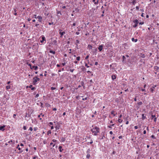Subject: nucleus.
I'll use <instances>...</instances> for the list:
<instances>
[{"label":"nucleus","instance_id":"20e7f679","mask_svg":"<svg viewBox=\"0 0 159 159\" xmlns=\"http://www.w3.org/2000/svg\"><path fill=\"white\" fill-rule=\"evenodd\" d=\"M133 22L134 23H135V24L133 26L134 28H136L138 25V24L139 22V21L137 19H135L134 20Z\"/></svg>","mask_w":159,"mask_h":159},{"label":"nucleus","instance_id":"4c0bfd02","mask_svg":"<svg viewBox=\"0 0 159 159\" xmlns=\"http://www.w3.org/2000/svg\"><path fill=\"white\" fill-rule=\"evenodd\" d=\"M93 143V140L91 139V141L90 142L87 143L88 144V143H90V144H92Z\"/></svg>","mask_w":159,"mask_h":159},{"label":"nucleus","instance_id":"cd10ccee","mask_svg":"<svg viewBox=\"0 0 159 159\" xmlns=\"http://www.w3.org/2000/svg\"><path fill=\"white\" fill-rule=\"evenodd\" d=\"M114 125V124H112L108 126V127L110 129H111L112 127Z\"/></svg>","mask_w":159,"mask_h":159},{"label":"nucleus","instance_id":"a19ab883","mask_svg":"<svg viewBox=\"0 0 159 159\" xmlns=\"http://www.w3.org/2000/svg\"><path fill=\"white\" fill-rule=\"evenodd\" d=\"M38 158V157L36 156H34L33 157V159H36V158Z\"/></svg>","mask_w":159,"mask_h":159},{"label":"nucleus","instance_id":"393cba45","mask_svg":"<svg viewBox=\"0 0 159 159\" xmlns=\"http://www.w3.org/2000/svg\"><path fill=\"white\" fill-rule=\"evenodd\" d=\"M131 40L132 41H134L135 42H137L138 41V39H135L133 38H132Z\"/></svg>","mask_w":159,"mask_h":159},{"label":"nucleus","instance_id":"a18cd8bd","mask_svg":"<svg viewBox=\"0 0 159 159\" xmlns=\"http://www.w3.org/2000/svg\"><path fill=\"white\" fill-rule=\"evenodd\" d=\"M52 141L53 142H56L57 141V140L55 139H52Z\"/></svg>","mask_w":159,"mask_h":159},{"label":"nucleus","instance_id":"9b49d317","mask_svg":"<svg viewBox=\"0 0 159 159\" xmlns=\"http://www.w3.org/2000/svg\"><path fill=\"white\" fill-rule=\"evenodd\" d=\"M37 18L38 19V21L39 22H41L42 20V17L41 16H37Z\"/></svg>","mask_w":159,"mask_h":159},{"label":"nucleus","instance_id":"dca6fc26","mask_svg":"<svg viewBox=\"0 0 159 159\" xmlns=\"http://www.w3.org/2000/svg\"><path fill=\"white\" fill-rule=\"evenodd\" d=\"M38 68V67L37 66H33L32 67H30V68L31 69H34L35 70H36Z\"/></svg>","mask_w":159,"mask_h":159},{"label":"nucleus","instance_id":"4468645a","mask_svg":"<svg viewBox=\"0 0 159 159\" xmlns=\"http://www.w3.org/2000/svg\"><path fill=\"white\" fill-rule=\"evenodd\" d=\"M156 87V85H155L154 86L152 87L150 89L151 90V91L152 93H153V91L154 90V89Z\"/></svg>","mask_w":159,"mask_h":159},{"label":"nucleus","instance_id":"052dcab7","mask_svg":"<svg viewBox=\"0 0 159 159\" xmlns=\"http://www.w3.org/2000/svg\"><path fill=\"white\" fill-rule=\"evenodd\" d=\"M118 138L119 139H122V136H119Z\"/></svg>","mask_w":159,"mask_h":159},{"label":"nucleus","instance_id":"1a4fd4ad","mask_svg":"<svg viewBox=\"0 0 159 159\" xmlns=\"http://www.w3.org/2000/svg\"><path fill=\"white\" fill-rule=\"evenodd\" d=\"M90 150L89 149L87 151V153H88V154H87V155H86V158L89 159L90 158V154H89V152H90Z\"/></svg>","mask_w":159,"mask_h":159},{"label":"nucleus","instance_id":"6ab92c4d","mask_svg":"<svg viewBox=\"0 0 159 159\" xmlns=\"http://www.w3.org/2000/svg\"><path fill=\"white\" fill-rule=\"evenodd\" d=\"M88 48L89 49L91 50L93 48V47L92 45L90 44H89L88 46Z\"/></svg>","mask_w":159,"mask_h":159},{"label":"nucleus","instance_id":"5fc2aeb1","mask_svg":"<svg viewBox=\"0 0 159 159\" xmlns=\"http://www.w3.org/2000/svg\"><path fill=\"white\" fill-rule=\"evenodd\" d=\"M136 9L137 10H139V7L138 6H136Z\"/></svg>","mask_w":159,"mask_h":159},{"label":"nucleus","instance_id":"3c124183","mask_svg":"<svg viewBox=\"0 0 159 159\" xmlns=\"http://www.w3.org/2000/svg\"><path fill=\"white\" fill-rule=\"evenodd\" d=\"M34 17L35 18V19H37V16L36 15H34Z\"/></svg>","mask_w":159,"mask_h":159},{"label":"nucleus","instance_id":"412c9836","mask_svg":"<svg viewBox=\"0 0 159 159\" xmlns=\"http://www.w3.org/2000/svg\"><path fill=\"white\" fill-rule=\"evenodd\" d=\"M80 43V41L78 40H76L75 43V45L77 46H78V44Z\"/></svg>","mask_w":159,"mask_h":159},{"label":"nucleus","instance_id":"f8f14e48","mask_svg":"<svg viewBox=\"0 0 159 159\" xmlns=\"http://www.w3.org/2000/svg\"><path fill=\"white\" fill-rule=\"evenodd\" d=\"M92 1L96 5H98L99 2V0H93Z\"/></svg>","mask_w":159,"mask_h":159},{"label":"nucleus","instance_id":"338daca9","mask_svg":"<svg viewBox=\"0 0 159 159\" xmlns=\"http://www.w3.org/2000/svg\"><path fill=\"white\" fill-rule=\"evenodd\" d=\"M134 128L135 129H137L138 128V127L137 126H135Z\"/></svg>","mask_w":159,"mask_h":159},{"label":"nucleus","instance_id":"7c9ffc66","mask_svg":"<svg viewBox=\"0 0 159 159\" xmlns=\"http://www.w3.org/2000/svg\"><path fill=\"white\" fill-rule=\"evenodd\" d=\"M55 128H56V130H58L60 129V126L56 125L55 127Z\"/></svg>","mask_w":159,"mask_h":159},{"label":"nucleus","instance_id":"6e6d98bb","mask_svg":"<svg viewBox=\"0 0 159 159\" xmlns=\"http://www.w3.org/2000/svg\"><path fill=\"white\" fill-rule=\"evenodd\" d=\"M39 96V94H37L36 95L35 97V98H37Z\"/></svg>","mask_w":159,"mask_h":159},{"label":"nucleus","instance_id":"c85d7f7f","mask_svg":"<svg viewBox=\"0 0 159 159\" xmlns=\"http://www.w3.org/2000/svg\"><path fill=\"white\" fill-rule=\"evenodd\" d=\"M11 89V87L9 85H7L6 86V89L7 90H8Z\"/></svg>","mask_w":159,"mask_h":159},{"label":"nucleus","instance_id":"37998d69","mask_svg":"<svg viewBox=\"0 0 159 159\" xmlns=\"http://www.w3.org/2000/svg\"><path fill=\"white\" fill-rule=\"evenodd\" d=\"M33 128L32 127H30L29 129V130H30L31 131H32L33 130Z\"/></svg>","mask_w":159,"mask_h":159},{"label":"nucleus","instance_id":"a211bd4d","mask_svg":"<svg viewBox=\"0 0 159 159\" xmlns=\"http://www.w3.org/2000/svg\"><path fill=\"white\" fill-rule=\"evenodd\" d=\"M5 127V126L4 125H3L2 126H1L0 127V130H2V131L4 130L5 129H4V128Z\"/></svg>","mask_w":159,"mask_h":159},{"label":"nucleus","instance_id":"13d9d810","mask_svg":"<svg viewBox=\"0 0 159 159\" xmlns=\"http://www.w3.org/2000/svg\"><path fill=\"white\" fill-rule=\"evenodd\" d=\"M53 24V22H52V23L49 22L48 23V24L50 25H52V24Z\"/></svg>","mask_w":159,"mask_h":159},{"label":"nucleus","instance_id":"b1692460","mask_svg":"<svg viewBox=\"0 0 159 159\" xmlns=\"http://www.w3.org/2000/svg\"><path fill=\"white\" fill-rule=\"evenodd\" d=\"M116 78V76L115 75H112L111 76V78L113 80H114Z\"/></svg>","mask_w":159,"mask_h":159},{"label":"nucleus","instance_id":"4be33fe9","mask_svg":"<svg viewBox=\"0 0 159 159\" xmlns=\"http://www.w3.org/2000/svg\"><path fill=\"white\" fill-rule=\"evenodd\" d=\"M8 143H9L10 144L12 143L13 144H14V141H12V140H11L9 141L8 142Z\"/></svg>","mask_w":159,"mask_h":159},{"label":"nucleus","instance_id":"603ef678","mask_svg":"<svg viewBox=\"0 0 159 159\" xmlns=\"http://www.w3.org/2000/svg\"><path fill=\"white\" fill-rule=\"evenodd\" d=\"M157 118L156 117H155L154 118V121L156 122L157 121Z\"/></svg>","mask_w":159,"mask_h":159},{"label":"nucleus","instance_id":"2eb2a0df","mask_svg":"<svg viewBox=\"0 0 159 159\" xmlns=\"http://www.w3.org/2000/svg\"><path fill=\"white\" fill-rule=\"evenodd\" d=\"M111 114L113 115V116H115L116 115V114H117V113L116 114L115 113V111L113 110L111 112Z\"/></svg>","mask_w":159,"mask_h":159},{"label":"nucleus","instance_id":"423d86ee","mask_svg":"<svg viewBox=\"0 0 159 159\" xmlns=\"http://www.w3.org/2000/svg\"><path fill=\"white\" fill-rule=\"evenodd\" d=\"M19 145L18 144L16 147V148L18 149V150H19L20 151L19 152H18V153H21L23 152V150L21 149V148H20L19 147Z\"/></svg>","mask_w":159,"mask_h":159},{"label":"nucleus","instance_id":"09e8293b","mask_svg":"<svg viewBox=\"0 0 159 159\" xmlns=\"http://www.w3.org/2000/svg\"><path fill=\"white\" fill-rule=\"evenodd\" d=\"M155 117V115H152V119H153Z\"/></svg>","mask_w":159,"mask_h":159},{"label":"nucleus","instance_id":"e433bc0d","mask_svg":"<svg viewBox=\"0 0 159 159\" xmlns=\"http://www.w3.org/2000/svg\"><path fill=\"white\" fill-rule=\"evenodd\" d=\"M142 102H139L138 103V104L139 105H141L142 104Z\"/></svg>","mask_w":159,"mask_h":159},{"label":"nucleus","instance_id":"7ed1b4c3","mask_svg":"<svg viewBox=\"0 0 159 159\" xmlns=\"http://www.w3.org/2000/svg\"><path fill=\"white\" fill-rule=\"evenodd\" d=\"M42 40H40V42L42 43H46V38L44 35L41 36Z\"/></svg>","mask_w":159,"mask_h":159},{"label":"nucleus","instance_id":"864d4df0","mask_svg":"<svg viewBox=\"0 0 159 159\" xmlns=\"http://www.w3.org/2000/svg\"><path fill=\"white\" fill-rule=\"evenodd\" d=\"M66 62H64V63H62V66H64L66 65Z\"/></svg>","mask_w":159,"mask_h":159},{"label":"nucleus","instance_id":"f257e3e1","mask_svg":"<svg viewBox=\"0 0 159 159\" xmlns=\"http://www.w3.org/2000/svg\"><path fill=\"white\" fill-rule=\"evenodd\" d=\"M92 134L94 135H97L100 131V129L99 127L96 126H94L91 129Z\"/></svg>","mask_w":159,"mask_h":159},{"label":"nucleus","instance_id":"49530a36","mask_svg":"<svg viewBox=\"0 0 159 159\" xmlns=\"http://www.w3.org/2000/svg\"><path fill=\"white\" fill-rule=\"evenodd\" d=\"M89 57V55H88L86 56V57L85 58V59H88Z\"/></svg>","mask_w":159,"mask_h":159},{"label":"nucleus","instance_id":"a878e982","mask_svg":"<svg viewBox=\"0 0 159 159\" xmlns=\"http://www.w3.org/2000/svg\"><path fill=\"white\" fill-rule=\"evenodd\" d=\"M118 122L120 123H121L123 121V120L121 119L120 118H118Z\"/></svg>","mask_w":159,"mask_h":159},{"label":"nucleus","instance_id":"6e6552de","mask_svg":"<svg viewBox=\"0 0 159 159\" xmlns=\"http://www.w3.org/2000/svg\"><path fill=\"white\" fill-rule=\"evenodd\" d=\"M103 48V44L99 45V46L98 47V49L99 50V52H101Z\"/></svg>","mask_w":159,"mask_h":159},{"label":"nucleus","instance_id":"aec40b11","mask_svg":"<svg viewBox=\"0 0 159 159\" xmlns=\"http://www.w3.org/2000/svg\"><path fill=\"white\" fill-rule=\"evenodd\" d=\"M65 140H66V139L65 138L62 137L61 139L60 142H63L65 141Z\"/></svg>","mask_w":159,"mask_h":159},{"label":"nucleus","instance_id":"ea45409f","mask_svg":"<svg viewBox=\"0 0 159 159\" xmlns=\"http://www.w3.org/2000/svg\"><path fill=\"white\" fill-rule=\"evenodd\" d=\"M136 3V0H134L133 2H132V3L133 5H134Z\"/></svg>","mask_w":159,"mask_h":159},{"label":"nucleus","instance_id":"79ce46f5","mask_svg":"<svg viewBox=\"0 0 159 159\" xmlns=\"http://www.w3.org/2000/svg\"><path fill=\"white\" fill-rule=\"evenodd\" d=\"M23 128L24 130H25L27 129L26 127L25 126H24Z\"/></svg>","mask_w":159,"mask_h":159},{"label":"nucleus","instance_id":"c9c22d12","mask_svg":"<svg viewBox=\"0 0 159 159\" xmlns=\"http://www.w3.org/2000/svg\"><path fill=\"white\" fill-rule=\"evenodd\" d=\"M38 129V128L37 127H35L34 128V131H36Z\"/></svg>","mask_w":159,"mask_h":159},{"label":"nucleus","instance_id":"ddd939ff","mask_svg":"<svg viewBox=\"0 0 159 159\" xmlns=\"http://www.w3.org/2000/svg\"><path fill=\"white\" fill-rule=\"evenodd\" d=\"M155 71H159V67L157 66H155L154 67Z\"/></svg>","mask_w":159,"mask_h":159},{"label":"nucleus","instance_id":"58836bf2","mask_svg":"<svg viewBox=\"0 0 159 159\" xmlns=\"http://www.w3.org/2000/svg\"><path fill=\"white\" fill-rule=\"evenodd\" d=\"M50 145H52V147H54L55 146V144H53V143H50Z\"/></svg>","mask_w":159,"mask_h":159},{"label":"nucleus","instance_id":"8fccbe9b","mask_svg":"<svg viewBox=\"0 0 159 159\" xmlns=\"http://www.w3.org/2000/svg\"><path fill=\"white\" fill-rule=\"evenodd\" d=\"M144 24V22H140L139 23V25H143Z\"/></svg>","mask_w":159,"mask_h":159},{"label":"nucleus","instance_id":"bf43d9fd","mask_svg":"<svg viewBox=\"0 0 159 159\" xmlns=\"http://www.w3.org/2000/svg\"><path fill=\"white\" fill-rule=\"evenodd\" d=\"M75 34L76 35H78L80 33L79 32H76Z\"/></svg>","mask_w":159,"mask_h":159},{"label":"nucleus","instance_id":"e2e57ef3","mask_svg":"<svg viewBox=\"0 0 159 159\" xmlns=\"http://www.w3.org/2000/svg\"><path fill=\"white\" fill-rule=\"evenodd\" d=\"M76 23H74L73 25H72V26H75L76 25Z\"/></svg>","mask_w":159,"mask_h":159},{"label":"nucleus","instance_id":"0eeeda50","mask_svg":"<svg viewBox=\"0 0 159 159\" xmlns=\"http://www.w3.org/2000/svg\"><path fill=\"white\" fill-rule=\"evenodd\" d=\"M62 31V30H59V34H60L61 35V37H62V36L64 34H65V32L64 31H63V32H61V31Z\"/></svg>","mask_w":159,"mask_h":159},{"label":"nucleus","instance_id":"72a5a7b5","mask_svg":"<svg viewBox=\"0 0 159 159\" xmlns=\"http://www.w3.org/2000/svg\"><path fill=\"white\" fill-rule=\"evenodd\" d=\"M84 64H85V66L86 67H87V68H89V67H90V66H89L88 65V64L87 63H86L85 62L84 63Z\"/></svg>","mask_w":159,"mask_h":159},{"label":"nucleus","instance_id":"bb28decb","mask_svg":"<svg viewBox=\"0 0 159 159\" xmlns=\"http://www.w3.org/2000/svg\"><path fill=\"white\" fill-rule=\"evenodd\" d=\"M141 57H142L143 58H145V56L144 54H141V56H140Z\"/></svg>","mask_w":159,"mask_h":159},{"label":"nucleus","instance_id":"de8ad7c7","mask_svg":"<svg viewBox=\"0 0 159 159\" xmlns=\"http://www.w3.org/2000/svg\"><path fill=\"white\" fill-rule=\"evenodd\" d=\"M82 70L83 71H85L86 70V69L85 67H83L82 69Z\"/></svg>","mask_w":159,"mask_h":159},{"label":"nucleus","instance_id":"680f3d73","mask_svg":"<svg viewBox=\"0 0 159 159\" xmlns=\"http://www.w3.org/2000/svg\"><path fill=\"white\" fill-rule=\"evenodd\" d=\"M74 62L75 63V64H78V61H75Z\"/></svg>","mask_w":159,"mask_h":159},{"label":"nucleus","instance_id":"0e129e2a","mask_svg":"<svg viewBox=\"0 0 159 159\" xmlns=\"http://www.w3.org/2000/svg\"><path fill=\"white\" fill-rule=\"evenodd\" d=\"M40 115H41V116L42 117H44V115L42 113L40 114Z\"/></svg>","mask_w":159,"mask_h":159},{"label":"nucleus","instance_id":"774afa93","mask_svg":"<svg viewBox=\"0 0 159 159\" xmlns=\"http://www.w3.org/2000/svg\"><path fill=\"white\" fill-rule=\"evenodd\" d=\"M146 133V131L145 130H144L143 131V133L144 134H145Z\"/></svg>","mask_w":159,"mask_h":159},{"label":"nucleus","instance_id":"c756f323","mask_svg":"<svg viewBox=\"0 0 159 159\" xmlns=\"http://www.w3.org/2000/svg\"><path fill=\"white\" fill-rule=\"evenodd\" d=\"M51 134V131L50 130H49L47 132V134L48 135H49V134Z\"/></svg>","mask_w":159,"mask_h":159},{"label":"nucleus","instance_id":"4d7b16f0","mask_svg":"<svg viewBox=\"0 0 159 159\" xmlns=\"http://www.w3.org/2000/svg\"><path fill=\"white\" fill-rule=\"evenodd\" d=\"M122 116V115L121 114H120L119 116V118H120Z\"/></svg>","mask_w":159,"mask_h":159},{"label":"nucleus","instance_id":"c03bdc74","mask_svg":"<svg viewBox=\"0 0 159 159\" xmlns=\"http://www.w3.org/2000/svg\"><path fill=\"white\" fill-rule=\"evenodd\" d=\"M151 137L152 138H153V139H156V137L154 136V135H152L151 136Z\"/></svg>","mask_w":159,"mask_h":159},{"label":"nucleus","instance_id":"39448f33","mask_svg":"<svg viewBox=\"0 0 159 159\" xmlns=\"http://www.w3.org/2000/svg\"><path fill=\"white\" fill-rule=\"evenodd\" d=\"M38 47H39V45H38V43H35L33 45V47H32V48L34 49H37L38 48Z\"/></svg>","mask_w":159,"mask_h":159},{"label":"nucleus","instance_id":"5701e85b","mask_svg":"<svg viewBox=\"0 0 159 159\" xmlns=\"http://www.w3.org/2000/svg\"><path fill=\"white\" fill-rule=\"evenodd\" d=\"M142 119L143 120H144V119H145L146 118V117L145 116H144V114H142Z\"/></svg>","mask_w":159,"mask_h":159},{"label":"nucleus","instance_id":"473e14b6","mask_svg":"<svg viewBox=\"0 0 159 159\" xmlns=\"http://www.w3.org/2000/svg\"><path fill=\"white\" fill-rule=\"evenodd\" d=\"M76 60L78 61H79L80 60V56L77 57Z\"/></svg>","mask_w":159,"mask_h":159},{"label":"nucleus","instance_id":"9d476101","mask_svg":"<svg viewBox=\"0 0 159 159\" xmlns=\"http://www.w3.org/2000/svg\"><path fill=\"white\" fill-rule=\"evenodd\" d=\"M33 85H30L29 86H27L26 87V88H29L31 89V90H34L36 89V88L35 87H32Z\"/></svg>","mask_w":159,"mask_h":159},{"label":"nucleus","instance_id":"69168bd1","mask_svg":"<svg viewBox=\"0 0 159 159\" xmlns=\"http://www.w3.org/2000/svg\"><path fill=\"white\" fill-rule=\"evenodd\" d=\"M16 116V115L15 114H14L13 116V117L14 118H15V117Z\"/></svg>","mask_w":159,"mask_h":159},{"label":"nucleus","instance_id":"2f4dec72","mask_svg":"<svg viewBox=\"0 0 159 159\" xmlns=\"http://www.w3.org/2000/svg\"><path fill=\"white\" fill-rule=\"evenodd\" d=\"M49 52L50 53H52L53 54H55V51H53V50H50V51H49Z\"/></svg>","mask_w":159,"mask_h":159},{"label":"nucleus","instance_id":"f704fd0d","mask_svg":"<svg viewBox=\"0 0 159 159\" xmlns=\"http://www.w3.org/2000/svg\"><path fill=\"white\" fill-rule=\"evenodd\" d=\"M56 88L55 87H51V90H55L56 89Z\"/></svg>","mask_w":159,"mask_h":159},{"label":"nucleus","instance_id":"f3484780","mask_svg":"<svg viewBox=\"0 0 159 159\" xmlns=\"http://www.w3.org/2000/svg\"><path fill=\"white\" fill-rule=\"evenodd\" d=\"M62 147L61 146H59L58 147V149L60 152H62V151L63 150V149H62Z\"/></svg>","mask_w":159,"mask_h":159},{"label":"nucleus","instance_id":"f03ea898","mask_svg":"<svg viewBox=\"0 0 159 159\" xmlns=\"http://www.w3.org/2000/svg\"><path fill=\"white\" fill-rule=\"evenodd\" d=\"M34 80L33 81V84L34 85H35L36 84L37 82L39 81L40 79L39 78H38L37 76H35L33 78Z\"/></svg>","mask_w":159,"mask_h":159}]
</instances>
